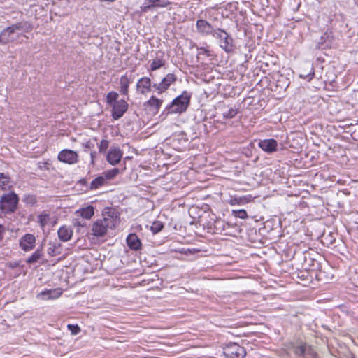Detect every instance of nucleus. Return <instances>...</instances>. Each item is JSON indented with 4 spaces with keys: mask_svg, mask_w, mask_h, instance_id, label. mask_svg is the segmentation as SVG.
<instances>
[{
    "mask_svg": "<svg viewBox=\"0 0 358 358\" xmlns=\"http://www.w3.org/2000/svg\"><path fill=\"white\" fill-rule=\"evenodd\" d=\"M34 25L29 20H22L11 24L0 32V44H22L29 38L26 34L30 33Z\"/></svg>",
    "mask_w": 358,
    "mask_h": 358,
    "instance_id": "1",
    "label": "nucleus"
},
{
    "mask_svg": "<svg viewBox=\"0 0 358 358\" xmlns=\"http://www.w3.org/2000/svg\"><path fill=\"white\" fill-rule=\"evenodd\" d=\"M119 217L117 213L111 208L106 209L102 218L96 220L92 224V234L96 237H102L106 234L108 229H113L115 227Z\"/></svg>",
    "mask_w": 358,
    "mask_h": 358,
    "instance_id": "2",
    "label": "nucleus"
},
{
    "mask_svg": "<svg viewBox=\"0 0 358 358\" xmlns=\"http://www.w3.org/2000/svg\"><path fill=\"white\" fill-rule=\"evenodd\" d=\"M191 94L187 91H183L182 94L176 97L170 104H169L162 113V115L172 113L181 114L187 110L190 99Z\"/></svg>",
    "mask_w": 358,
    "mask_h": 358,
    "instance_id": "3",
    "label": "nucleus"
},
{
    "mask_svg": "<svg viewBox=\"0 0 358 358\" xmlns=\"http://www.w3.org/2000/svg\"><path fill=\"white\" fill-rule=\"evenodd\" d=\"M213 36L217 41L220 47L227 53L234 51L235 45L234 39L230 34L224 30L217 28L213 34Z\"/></svg>",
    "mask_w": 358,
    "mask_h": 358,
    "instance_id": "4",
    "label": "nucleus"
},
{
    "mask_svg": "<svg viewBox=\"0 0 358 358\" xmlns=\"http://www.w3.org/2000/svg\"><path fill=\"white\" fill-rule=\"evenodd\" d=\"M18 201V196L13 192L5 194L0 199V210L6 214L14 213Z\"/></svg>",
    "mask_w": 358,
    "mask_h": 358,
    "instance_id": "5",
    "label": "nucleus"
},
{
    "mask_svg": "<svg viewBox=\"0 0 358 358\" xmlns=\"http://www.w3.org/2000/svg\"><path fill=\"white\" fill-rule=\"evenodd\" d=\"M223 353L227 358H244L245 350L236 343H229L223 348Z\"/></svg>",
    "mask_w": 358,
    "mask_h": 358,
    "instance_id": "6",
    "label": "nucleus"
},
{
    "mask_svg": "<svg viewBox=\"0 0 358 358\" xmlns=\"http://www.w3.org/2000/svg\"><path fill=\"white\" fill-rule=\"evenodd\" d=\"M176 80L177 76L174 73H168L160 83H154L152 87L157 93L160 94L167 90Z\"/></svg>",
    "mask_w": 358,
    "mask_h": 358,
    "instance_id": "7",
    "label": "nucleus"
},
{
    "mask_svg": "<svg viewBox=\"0 0 358 358\" xmlns=\"http://www.w3.org/2000/svg\"><path fill=\"white\" fill-rule=\"evenodd\" d=\"M128 103L124 99H120L116 101L112 106V117L114 120H117L121 118L128 109Z\"/></svg>",
    "mask_w": 358,
    "mask_h": 358,
    "instance_id": "8",
    "label": "nucleus"
},
{
    "mask_svg": "<svg viewBox=\"0 0 358 358\" xmlns=\"http://www.w3.org/2000/svg\"><path fill=\"white\" fill-rule=\"evenodd\" d=\"M78 155L76 152L71 150H63L58 155V159L60 162L69 164H73L78 162Z\"/></svg>",
    "mask_w": 358,
    "mask_h": 358,
    "instance_id": "9",
    "label": "nucleus"
},
{
    "mask_svg": "<svg viewBox=\"0 0 358 358\" xmlns=\"http://www.w3.org/2000/svg\"><path fill=\"white\" fill-rule=\"evenodd\" d=\"M152 85L149 77H142L136 83V91L141 94H146L152 91Z\"/></svg>",
    "mask_w": 358,
    "mask_h": 358,
    "instance_id": "10",
    "label": "nucleus"
},
{
    "mask_svg": "<svg viewBox=\"0 0 358 358\" xmlns=\"http://www.w3.org/2000/svg\"><path fill=\"white\" fill-rule=\"evenodd\" d=\"M133 71L126 72L120 79V92L124 96L128 95L129 84L134 78Z\"/></svg>",
    "mask_w": 358,
    "mask_h": 358,
    "instance_id": "11",
    "label": "nucleus"
},
{
    "mask_svg": "<svg viewBox=\"0 0 358 358\" xmlns=\"http://www.w3.org/2000/svg\"><path fill=\"white\" fill-rule=\"evenodd\" d=\"M196 28L197 31L203 36H213L215 29L208 22L203 19H199L196 20Z\"/></svg>",
    "mask_w": 358,
    "mask_h": 358,
    "instance_id": "12",
    "label": "nucleus"
},
{
    "mask_svg": "<svg viewBox=\"0 0 358 358\" xmlns=\"http://www.w3.org/2000/svg\"><path fill=\"white\" fill-rule=\"evenodd\" d=\"M122 155L123 152L119 148L111 147L107 153L106 160L110 164L115 166L120 162Z\"/></svg>",
    "mask_w": 358,
    "mask_h": 358,
    "instance_id": "13",
    "label": "nucleus"
},
{
    "mask_svg": "<svg viewBox=\"0 0 358 358\" xmlns=\"http://www.w3.org/2000/svg\"><path fill=\"white\" fill-rule=\"evenodd\" d=\"M36 238L34 235L27 234L20 240V247L24 251H30L35 247Z\"/></svg>",
    "mask_w": 358,
    "mask_h": 358,
    "instance_id": "14",
    "label": "nucleus"
},
{
    "mask_svg": "<svg viewBox=\"0 0 358 358\" xmlns=\"http://www.w3.org/2000/svg\"><path fill=\"white\" fill-rule=\"evenodd\" d=\"M259 147L265 152L271 154L277 150L278 142L273 138L260 140Z\"/></svg>",
    "mask_w": 358,
    "mask_h": 358,
    "instance_id": "15",
    "label": "nucleus"
},
{
    "mask_svg": "<svg viewBox=\"0 0 358 358\" xmlns=\"http://www.w3.org/2000/svg\"><path fill=\"white\" fill-rule=\"evenodd\" d=\"M126 241L129 249L135 251L141 249V241L136 234H129L127 237Z\"/></svg>",
    "mask_w": 358,
    "mask_h": 358,
    "instance_id": "16",
    "label": "nucleus"
},
{
    "mask_svg": "<svg viewBox=\"0 0 358 358\" xmlns=\"http://www.w3.org/2000/svg\"><path fill=\"white\" fill-rule=\"evenodd\" d=\"M171 4V3L168 0H145L144 10H150L154 7L166 8Z\"/></svg>",
    "mask_w": 358,
    "mask_h": 358,
    "instance_id": "17",
    "label": "nucleus"
},
{
    "mask_svg": "<svg viewBox=\"0 0 358 358\" xmlns=\"http://www.w3.org/2000/svg\"><path fill=\"white\" fill-rule=\"evenodd\" d=\"M62 292L60 289H46L43 292H41L38 296L41 297L43 300L48 299H55L61 296Z\"/></svg>",
    "mask_w": 358,
    "mask_h": 358,
    "instance_id": "18",
    "label": "nucleus"
},
{
    "mask_svg": "<svg viewBox=\"0 0 358 358\" xmlns=\"http://www.w3.org/2000/svg\"><path fill=\"white\" fill-rule=\"evenodd\" d=\"M294 352L298 356L311 355L313 349L310 345L306 343H302L294 348Z\"/></svg>",
    "mask_w": 358,
    "mask_h": 358,
    "instance_id": "19",
    "label": "nucleus"
},
{
    "mask_svg": "<svg viewBox=\"0 0 358 358\" xmlns=\"http://www.w3.org/2000/svg\"><path fill=\"white\" fill-rule=\"evenodd\" d=\"M57 234H58L59 238L62 241L66 242V241H69L71 238L72 235H73V231L69 227L62 226L58 229Z\"/></svg>",
    "mask_w": 358,
    "mask_h": 358,
    "instance_id": "20",
    "label": "nucleus"
},
{
    "mask_svg": "<svg viewBox=\"0 0 358 358\" xmlns=\"http://www.w3.org/2000/svg\"><path fill=\"white\" fill-rule=\"evenodd\" d=\"M163 103L162 99H159L157 98L155 96H152L145 103V106L150 108L151 109L154 110L155 112L157 113H158L159 110L160 109Z\"/></svg>",
    "mask_w": 358,
    "mask_h": 358,
    "instance_id": "21",
    "label": "nucleus"
},
{
    "mask_svg": "<svg viewBox=\"0 0 358 358\" xmlns=\"http://www.w3.org/2000/svg\"><path fill=\"white\" fill-rule=\"evenodd\" d=\"M303 266L306 270L314 271L320 268V264L319 263V262L311 258L310 257H305L304 264Z\"/></svg>",
    "mask_w": 358,
    "mask_h": 358,
    "instance_id": "22",
    "label": "nucleus"
},
{
    "mask_svg": "<svg viewBox=\"0 0 358 358\" xmlns=\"http://www.w3.org/2000/svg\"><path fill=\"white\" fill-rule=\"evenodd\" d=\"M229 227V224L220 218H217L211 225L215 234H222Z\"/></svg>",
    "mask_w": 358,
    "mask_h": 358,
    "instance_id": "23",
    "label": "nucleus"
},
{
    "mask_svg": "<svg viewBox=\"0 0 358 358\" xmlns=\"http://www.w3.org/2000/svg\"><path fill=\"white\" fill-rule=\"evenodd\" d=\"M48 253L51 257H55L61 254L62 244L57 241H51L48 244Z\"/></svg>",
    "mask_w": 358,
    "mask_h": 358,
    "instance_id": "24",
    "label": "nucleus"
},
{
    "mask_svg": "<svg viewBox=\"0 0 358 358\" xmlns=\"http://www.w3.org/2000/svg\"><path fill=\"white\" fill-rule=\"evenodd\" d=\"M43 256V249L37 248L27 259L26 263L32 264L38 262Z\"/></svg>",
    "mask_w": 358,
    "mask_h": 358,
    "instance_id": "25",
    "label": "nucleus"
},
{
    "mask_svg": "<svg viewBox=\"0 0 358 358\" xmlns=\"http://www.w3.org/2000/svg\"><path fill=\"white\" fill-rule=\"evenodd\" d=\"M107 184V181L106 178L103 175L96 177L94 179L90 185V189L91 190H94L103 187Z\"/></svg>",
    "mask_w": 358,
    "mask_h": 358,
    "instance_id": "26",
    "label": "nucleus"
},
{
    "mask_svg": "<svg viewBox=\"0 0 358 358\" xmlns=\"http://www.w3.org/2000/svg\"><path fill=\"white\" fill-rule=\"evenodd\" d=\"M77 214L87 220H90L94 215V208L92 206H87L76 211Z\"/></svg>",
    "mask_w": 358,
    "mask_h": 358,
    "instance_id": "27",
    "label": "nucleus"
},
{
    "mask_svg": "<svg viewBox=\"0 0 358 358\" xmlns=\"http://www.w3.org/2000/svg\"><path fill=\"white\" fill-rule=\"evenodd\" d=\"M11 180L8 174L0 173V189L5 190L11 187Z\"/></svg>",
    "mask_w": 358,
    "mask_h": 358,
    "instance_id": "28",
    "label": "nucleus"
},
{
    "mask_svg": "<svg viewBox=\"0 0 358 358\" xmlns=\"http://www.w3.org/2000/svg\"><path fill=\"white\" fill-rule=\"evenodd\" d=\"M164 64L165 61L163 59V58L157 57L152 61L150 66L148 69V71H155L164 66Z\"/></svg>",
    "mask_w": 358,
    "mask_h": 358,
    "instance_id": "29",
    "label": "nucleus"
},
{
    "mask_svg": "<svg viewBox=\"0 0 358 358\" xmlns=\"http://www.w3.org/2000/svg\"><path fill=\"white\" fill-rule=\"evenodd\" d=\"M119 96V94L117 92L115 91H111L108 92L106 95V103L110 106H113L114 103H116L117 99Z\"/></svg>",
    "mask_w": 358,
    "mask_h": 358,
    "instance_id": "30",
    "label": "nucleus"
},
{
    "mask_svg": "<svg viewBox=\"0 0 358 358\" xmlns=\"http://www.w3.org/2000/svg\"><path fill=\"white\" fill-rule=\"evenodd\" d=\"M120 173V169L118 168H113L110 170L106 171L103 173L104 178H106V181L110 180L115 178Z\"/></svg>",
    "mask_w": 358,
    "mask_h": 358,
    "instance_id": "31",
    "label": "nucleus"
},
{
    "mask_svg": "<svg viewBox=\"0 0 358 358\" xmlns=\"http://www.w3.org/2000/svg\"><path fill=\"white\" fill-rule=\"evenodd\" d=\"M238 112V108H230L227 110H224L222 115L224 119H232L237 115Z\"/></svg>",
    "mask_w": 358,
    "mask_h": 358,
    "instance_id": "32",
    "label": "nucleus"
},
{
    "mask_svg": "<svg viewBox=\"0 0 358 358\" xmlns=\"http://www.w3.org/2000/svg\"><path fill=\"white\" fill-rule=\"evenodd\" d=\"M49 221H50V215L49 214L41 213L38 216V222L42 228L45 227L48 224Z\"/></svg>",
    "mask_w": 358,
    "mask_h": 358,
    "instance_id": "33",
    "label": "nucleus"
},
{
    "mask_svg": "<svg viewBox=\"0 0 358 358\" xmlns=\"http://www.w3.org/2000/svg\"><path fill=\"white\" fill-rule=\"evenodd\" d=\"M164 227V224L162 222L160 221H155L152 226H151V231L154 233V234H157L158 232H159Z\"/></svg>",
    "mask_w": 358,
    "mask_h": 358,
    "instance_id": "34",
    "label": "nucleus"
},
{
    "mask_svg": "<svg viewBox=\"0 0 358 358\" xmlns=\"http://www.w3.org/2000/svg\"><path fill=\"white\" fill-rule=\"evenodd\" d=\"M22 201L25 203L29 204V205H31V206L34 205L37 202L36 196L34 195H32V194L24 195V196L23 197Z\"/></svg>",
    "mask_w": 358,
    "mask_h": 358,
    "instance_id": "35",
    "label": "nucleus"
},
{
    "mask_svg": "<svg viewBox=\"0 0 358 358\" xmlns=\"http://www.w3.org/2000/svg\"><path fill=\"white\" fill-rule=\"evenodd\" d=\"M109 147V141L102 139L99 145V151L101 153H105Z\"/></svg>",
    "mask_w": 358,
    "mask_h": 358,
    "instance_id": "36",
    "label": "nucleus"
},
{
    "mask_svg": "<svg viewBox=\"0 0 358 358\" xmlns=\"http://www.w3.org/2000/svg\"><path fill=\"white\" fill-rule=\"evenodd\" d=\"M67 329L71 331L72 335L78 334L81 329L80 327L78 324H68Z\"/></svg>",
    "mask_w": 358,
    "mask_h": 358,
    "instance_id": "37",
    "label": "nucleus"
},
{
    "mask_svg": "<svg viewBox=\"0 0 358 358\" xmlns=\"http://www.w3.org/2000/svg\"><path fill=\"white\" fill-rule=\"evenodd\" d=\"M233 214L235 217L241 219H245L248 217L247 212L243 209L233 210Z\"/></svg>",
    "mask_w": 358,
    "mask_h": 358,
    "instance_id": "38",
    "label": "nucleus"
},
{
    "mask_svg": "<svg viewBox=\"0 0 358 358\" xmlns=\"http://www.w3.org/2000/svg\"><path fill=\"white\" fill-rule=\"evenodd\" d=\"M315 76L314 69L312 66H310V71L307 74H300V77L307 79L308 81H310Z\"/></svg>",
    "mask_w": 358,
    "mask_h": 358,
    "instance_id": "39",
    "label": "nucleus"
},
{
    "mask_svg": "<svg viewBox=\"0 0 358 358\" xmlns=\"http://www.w3.org/2000/svg\"><path fill=\"white\" fill-rule=\"evenodd\" d=\"M6 266H7V267H8L10 268L13 269L20 266V262H18V261L9 262L7 263Z\"/></svg>",
    "mask_w": 358,
    "mask_h": 358,
    "instance_id": "40",
    "label": "nucleus"
},
{
    "mask_svg": "<svg viewBox=\"0 0 358 358\" xmlns=\"http://www.w3.org/2000/svg\"><path fill=\"white\" fill-rule=\"evenodd\" d=\"M6 233V228L3 225L0 224V242L3 239L4 234Z\"/></svg>",
    "mask_w": 358,
    "mask_h": 358,
    "instance_id": "41",
    "label": "nucleus"
},
{
    "mask_svg": "<svg viewBox=\"0 0 358 358\" xmlns=\"http://www.w3.org/2000/svg\"><path fill=\"white\" fill-rule=\"evenodd\" d=\"M199 50H200V52H199L200 54H204L208 57L210 56V51L207 48H206L204 47H201L199 48Z\"/></svg>",
    "mask_w": 358,
    "mask_h": 358,
    "instance_id": "42",
    "label": "nucleus"
},
{
    "mask_svg": "<svg viewBox=\"0 0 358 358\" xmlns=\"http://www.w3.org/2000/svg\"><path fill=\"white\" fill-rule=\"evenodd\" d=\"M90 156H91V163L92 164H94V159H95L96 156V152L95 151L91 152Z\"/></svg>",
    "mask_w": 358,
    "mask_h": 358,
    "instance_id": "43",
    "label": "nucleus"
},
{
    "mask_svg": "<svg viewBox=\"0 0 358 358\" xmlns=\"http://www.w3.org/2000/svg\"><path fill=\"white\" fill-rule=\"evenodd\" d=\"M78 183L82 185H87V181L85 178H82L78 181Z\"/></svg>",
    "mask_w": 358,
    "mask_h": 358,
    "instance_id": "44",
    "label": "nucleus"
},
{
    "mask_svg": "<svg viewBox=\"0 0 358 358\" xmlns=\"http://www.w3.org/2000/svg\"><path fill=\"white\" fill-rule=\"evenodd\" d=\"M235 203H239V201H238V199L236 198L231 199V204L234 205Z\"/></svg>",
    "mask_w": 358,
    "mask_h": 358,
    "instance_id": "45",
    "label": "nucleus"
},
{
    "mask_svg": "<svg viewBox=\"0 0 358 358\" xmlns=\"http://www.w3.org/2000/svg\"><path fill=\"white\" fill-rule=\"evenodd\" d=\"M85 147H86V148H90V143H89V142H88V143H87L85 144Z\"/></svg>",
    "mask_w": 358,
    "mask_h": 358,
    "instance_id": "46",
    "label": "nucleus"
},
{
    "mask_svg": "<svg viewBox=\"0 0 358 358\" xmlns=\"http://www.w3.org/2000/svg\"><path fill=\"white\" fill-rule=\"evenodd\" d=\"M74 224H80L78 222H74Z\"/></svg>",
    "mask_w": 358,
    "mask_h": 358,
    "instance_id": "47",
    "label": "nucleus"
}]
</instances>
